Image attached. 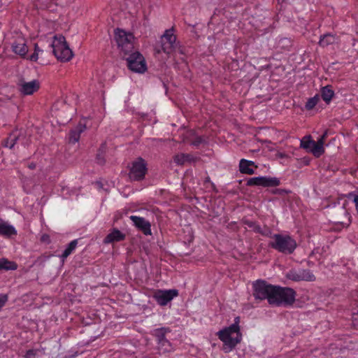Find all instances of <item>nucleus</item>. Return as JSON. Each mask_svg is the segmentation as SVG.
Instances as JSON below:
<instances>
[{
    "instance_id": "f257e3e1",
    "label": "nucleus",
    "mask_w": 358,
    "mask_h": 358,
    "mask_svg": "<svg viewBox=\"0 0 358 358\" xmlns=\"http://www.w3.org/2000/svg\"><path fill=\"white\" fill-rule=\"evenodd\" d=\"M239 323L240 317H236L232 324L220 330L216 334L219 339L224 343V350L226 352L234 350L242 341Z\"/></svg>"
},
{
    "instance_id": "f03ea898",
    "label": "nucleus",
    "mask_w": 358,
    "mask_h": 358,
    "mask_svg": "<svg viewBox=\"0 0 358 358\" xmlns=\"http://www.w3.org/2000/svg\"><path fill=\"white\" fill-rule=\"evenodd\" d=\"M296 292L289 287L275 285L270 305L274 306H291L295 301Z\"/></svg>"
},
{
    "instance_id": "7ed1b4c3",
    "label": "nucleus",
    "mask_w": 358,
    "mask_h": 358,
    "mask_svg": "<svg viewBox=\"0 0 358 358\" xmlns=\"http://www.w3.org/2000/svg\"><path fill=\"white\" fill-rule=\"evenodd\" d=\"M272 238L274 241L269 243V247L282 254L291 255L297 247L296 241L289 235L275 234Z\"/></svg>"
},
{
    "instance_id": "20e7f679",
    "label": "nucleus",
    "mask_w": 358,
    "mask_h": 358,
    "mask_svg": "<svg viewBox=\"0 0 358 358\" xmlns=\"http://www.w3.org/2000/svg\"><path fill=\"white\" fill-rule=\"evenodd\" d=\"M51 45L54 55L60 62H68L73 57V52L66 43L64 36H55Z\"/></svg>"
},
{
    "instance_id": "39448f33",
    "label": "nucleus",
    "mask_w": 358,
    "mask_h": 358,
    "mask_svg": "<svg viewBox=\"0 0 358 358\" xmlns=\"http://www.w3.org/2000/svg\"><path fill=\"white\" fill-rule=\"evenodd\" d=\"M275 285L268 283L264 280H257L252 282V295L256 300L267 299L270 304L272 292Z\"/></svg>"
},
{
    "instance_id": "423d86ee",
    "label": "nucleus",
    "mask_w": 358,
    "mask_h": 358,
    "mask_svg": "<svg viewBox=\"0 0 358 358\" xmlns=\"http://www.w3.org/2000/svg\"><path fill=\"white\" fill-rule=\"evenodd\" d=\"M115 38L118 47L125 55L133 51L134 37L132 34L117 29L115 31Z\"/></svg>"
},
{
    "instance_id": "0eeeda50",
    "label": "nucleus",
    "mask_w": 358,
    "mask_h": 358,
    "mask_svg": "<svg viewBox=\"0 0 358 358\" xmlns=\"http://www.w3.org/2000/svg\"><path fill=\"white\" fill-rule=\"evenodd\" d=\"M125 59L128 69L135 73H143L147 70V64L144 57L138 51L131 52Z\"/></svg>"
},
{
    "instance_id": "6e6552de",
    "label": "nucleus",
    "mask_w": 358,
    "mask_h": 358,
    "mask_svg": "<svg viewBox=\"0 0 358 358\" xmlns=\"http://www.w3.org/2000/svg\"><path fill=\"white\" fill-rule=\"evenodd\" d=\"M176 36L173 34V29H166L161 37V49H157V52L162 51L167 55L171 54L176 47Z\"/></svg>"
},
{
    "instance_id": "1a4fd4ad",
    "label": "nucleus",
    "mask_w": 358,
    "mask_h": 358,
    "mask_svg": "<svg viewBox=\"0 0 358 358\" xmlns=\"http://www.w3.org/2000/svg\"><path fill=\"white\" fill-rule=\"evenodd\" d=\"M285 276L287 279L294 282H313L316 279L310 270L303 268H292L286 273Z\"/></svg>"
},
{
    "instance_id": "9d476101",
    "label": "nucleus",
    "mask_w": 358,
    "mask_h": 358,
    "mask_svg": "<svg viewBox=\"0 0 358 358\" xmlns=\"http://www.w3.org/2000/svg\"><path fill=\"white\" fill-rule=\"evenodd\" d=\"M146 173V163L143 159L139 157L132 163L129 176L131 180L140 181L145 178Z\"/></svg>"
},
{
    "instance_id": "9b49d317",
    "label": "nucleus",
    "mask_w": 358,
    "mask_h": 358,
    "mask_svg": "<svg viewBox=\"0 0 358 358\" xmlns=\"http://www.w3.org/2000/svg\"><path fill=\"white\" fill-rule=\"evenodd\" d=\"M280 184V181L275 177L258 176L249 178L247 180L248 186H262L264 187H277Z\"/></svg>"
},
{
    "instance_id": "f8f14e48",
    "label": "nucleus",
    "mask_w": 358,
    "mask_h": 358,
    "mask_svg": "<svg viewBox=\"0 0 358 358\" xmlns=\"http://www.w3.org/2000/svg\"><path fill=\"white\" fill-rule=\"evenodd\" d=\"M178 295V291L175 289L168 290L157 289L153 294L152 297L159 306H164Z\"/></svg>"
},
{
    "instance_id": "ddd939ff",
    "label": "nucleus",
    "mask_w": 358,
    "mask_h": 358,
    "mask_svg": "<svg viewBox=\"0 0 358 358\" xmlns=\"http://www.w3.org/2000/svg\"><path fill=\"white\" fill-rule=\"evenodd\" d=\"M19 90L23 95H31L40 88V83L37 80L26 82L23 79L18 83Z\"/></svg>"
},
{
    "instance_id": "4468645a",
    "label": "nucleus",
    "mask_w": 358,
    "mask_h": 358,
    "mask_svg": "<svg viewBox=\"0 0 358 358\" xmlns=\"http://www.w3.org/2000/svg\"><path fill=\"white\" fill-rule=\"evenodd\" d=\"M129 218L137 229L141 231L144 235L149 236L152 234L151 224L149 221L146 220L144 217L136 215H131Z\"/></svg>"
},
{
    "instance_id": "2eb2a0df",
    "label": "nucleus",
    "mask_w": 358,
    "mask_h": 358,
    "mask_svg": "<svg viewBox=\"0 0 358 358\" xmlns=\"http://www.w3.org/2000/svg\"><path fill=\"white\" fill-rule=\"evenodd\" d=\"M257 168V166L255 164V162L250 160L242 159L239 162V171L241 173L252 175L255 173V169Z\"/></svg>"
},
{
    "instance_id": "dca6fc26",
    "label": "nucleus",
    "mask_w": 358,
    "mask_h": 358,
    "mask_svg": "<svg viewBox=\"0 0 358 358\" xmlns=\"http://www.w3.org/2000/svg\"><path fill=\"white\" fill-rule=\"evenodd\" d=\"M198 160V158L190 155L180 153L174 156L173 161L178 165H184L186 163H193Z\"/></svg>"
},
{
    "instance_id": "f3484780",
    "label": "nucleus",
    "mask_w": 358,
    "mask_h": 358,
    "mask_svg": "<svg viewBox=\"0 0 358 358\" xmlns=\"http://www.w3.org/2000/svg\"><path fill=\"white\" fill-rule=\"evenodd\" d=\"M85 129L86 126L85 124L79 123L76 128L71 129L69 132V143L74 144L78 142L81 133H83Z\"/></svg>"
},
{
    "instance_id": "a211bd4d",
    "label": "nucleus",
    "mask_w": 358,
    "mask_h": 358,
    "mask_svg": "<svg viewBox=\"0 0 358 358\" xmlns=\"http://www.w3.org/2000/svg\"><path fill=\"white\" fill-rule=\"evenodd\" d=\"M126 236L117 229H113L112 231L108 234L104 238L105 243H110L113 242H119L124 240Z\"/></svg>"
},
{
    "instance_id": "6ab92c4d",
    "label": "nucleus",
    "mask_w": 358,
    "mask_h": 358,
    "mask_svg": "<svg viewBox=\"0 0 358 358\" xmlns=\"http://www.w3.org/2000/svg\"><path fill=\"white\" fill-rule=\"evenodd\" d=\"M0 235L5 237H11L17 235L15 227L7 222H0Z\"/></svg>"
},
{
    "instance_id": "aec40b11",
    "label": "nucleus",
    "mask_w": 358,
    "mask_h": 358,
    "mask_svg": "<svg viewBox=\"0 0 358 358\" xmlns=\"http://www.w3.org/2000/svg\"><path fill=\"white\" fill-rule=\"evenodd\" d=\"M171 331L169 327H161L153 330L152 335L155 337L157 343L166 340V335Z\"/></svg>"
},
{
    "instance_id": "412c9836",
    "label": "nucleus",
    "mask_w": 358,
    "mask_h": 358,
    "mask_svg": "<svg viewBox=\"0 0 358 358\" xmlns=\"http://www.w3.org/2000/svg\"><path fill=\"white\" fill-rule=\"evenodd\" d=\"M21 135L17 131H14L3 142L5 147L13 148L18 141L21 140Z\"/></svg>"
},
{
    "instance_id": "4be33fe9",
    "label": "nucleus",
    "mask_w": 358,
    "mask_h": 358,
    "mask_svg": "<svg viewBox=\"0 0 358 358\" xmlns=\"http://www.w3.org/2000/svg\"><path fill=\"white\" fill-rule=\"evenodd\" d=\"M321 97L328 104L334 96V91L331 85H327L321 89Z\"/></svg>"
},
{
    "instance_id": "5701e85b",
    "label": "nucleus",
    "mask_w": 358,
    "mask_h": 358,
    "mask_svg": "<svg viewBox=\"0 0 358 358\" xmlns=\"http://www.w3.org/2000/svg\"><path fill=\"white\" fill-rule=\"evenodd\" d=\"M17 268V265L15 262L9 261L6 258H0V271H15Z\"/></svg>"
},
{
    "instance_id": "b1692460",
    "label": "nucleus",
    "mask_w": 358,
    "mask_h": 358,
    "mask_svg": "<svg viewBox=\"0 0 358 358\" xmlns=\"http://www.w3.org/2000/svg\"><path fill=\"white\" fill-rule=\"evenodd\" d=\"M77 245V240H73L68 244L66 248L64 250L63 253L59 256L62 262H64L72 253V252L76 249Z\"/></svg>"
},
{
    "instance_id": "393cba45",
    "label": "nucleus",
    "mask_w": 358,
    "mask_h": 358,
    "mask_svg": "<svg viewBox=\"0 0 358 358\" xmlns=\"http://www.w3.org/2000/svg\"><path fill=\"white\" fill-rule=\"evenodd\" d=\"M336 38L334 35L327 34L320 37L319 45L322 47H326L330 44L334 43Z\"/></svg>"
},
{
    "instance_id": "a878e982",
    "label": "nucleus",
    "mask_w": 358,
    "mask_h": 358,
    "mask_svg": "<svg viewBox=\"0 0 358 358\" xmlns=\"http://www.w3.org/2000/svg\"><path fill=\"white\" fill-rule=\"evenodd\" d=\"M13 50L15 53L20 55L24 56L26 55V53L28 51L27 46L25 43H14L12 46Z\"/></svg>"
},
{
    "instance_id": "bb28decb",
    "label": "nucleus",
    "mask_w": 358,
    "mask_h": 358,
    "mask_svg": "<svg viewBox=\"0 0 358 358\" xmlns=\"http://www.w3.org/2000/svg\"><path fill=\"white\" fill-rule=\"evenodd\" d=\"M314 141H315L312 140L310 136H305L301 141L300 147L310 152L313 144H314Z\"/></svg>"
},
{
    "instance_id": "cd10ccee",
    "label": "nucleus",
    "mask_w": 358,
    "mask_h": 358,
    "mask_svg": "<svg viewBox=\"0 0 358 358\" xmlns=\"http://www.w3.org/2000/svg\"><path fill=\"white\" fill-rule=\"evenodd\" d=\"M158 349L162 351V352H166L171 350L172 347L171 344L167 339L159 342L158 343Z\"/></svg>"
},
{
    "instance_id": "c85d7f7f",
    "label": "nucleus",
    "mask_w": 358,
    "mask_h": 358,
    "mask_svg": "<svg viewBox=\"0 0 358 358\" xmlns=\"http://www.w3.org/2000/svg\"><path fill=\"white\" fill-rule=\"evenodd\" d=\"M319 101L320 96L317 94L312 98L308 99L305 106L307 110L313 109L317 105Z\"/></svg>"
},
{
    "instance_id": "c756f323",
    "label": "nucleus",
    "mask_w": 358,
    "mask_h": 358,
    "mask_svg": "<svg viewBox=\"0 0 358 358\" xmlns=\"http://www.w3.org/2000/svg\"><path fill=\"white\" fill-rule=\"evenodd\" d=\"M315 157H320L324 152V148H321L315 143L314 141V144H313L312 148L310 151Z\"/></svg>"
},
{
    "instance_id": "7c9ffc66",
    "label": "nucleus",
    "mask_w": 358,
    "mask_h": 358,
    "mask_svg": "<svg viewBox=\"0 0 358 358\" xmlns=\"http://www.w3.org/2000/svg\"><path fill=\"white\" fill-rule=\"evenodd\" d=\"M256 233L260 234L262 236H266V237H271L272 238V231L271 229L264 225V227H261L260 228L256 229Z\"/></svg>"
},
{
    "instance_id": "2f4dec72",
    "label": "nucleus",
    "mask_w": 358,
    "mask_h": 358,
    "mask_svg": "<svg viewBox=\"0 0 358 358\" xmlns=\"http://www.w3.org/2000/svg\"><path fill=\"white\" fill-rule=\"evenodd\" d=\"M105 147V144H103L101 148L99 149L98 153L96 154V161L99 164H103L105 163V159L103 157V148Z\"/></svg>"
},
{
    "instance_id": "473e14b6",
    "label": "nucleus",
    "mask_w": 358,
    "mask_h": 358,
    "mask_svg": "<svg viewBox=\"0 0 358 358\" xmlns=\"http://www.w3.org/2000/svg\"><path fill=\"white\" fill-rule=\"evenodd\" d=\"M203 142V139L201 136H196L193 141L190 142V144L195 147H199Z\"/></svg>"
},
{
    "instance_id": "72a5a7b5",
    "label": "nucleus",
    "mask_w": 358,
    "mask_h": 358,
    "mask_svg": "<svg viewBox=\"0 0 358 358\" xmlns=\"http://www.w3.org/2000/svg\"><path fill=\"white\" fill-rule=\"evenodd\" d=\"M289 192V191L286 190L285 189H279L276 188L271 190V193L273 194H279V195H285Z\"/></svg>"
},
{
    "instance_id": "f704fd0d",
    "label": "nucleus",
    "mask_w": 358,
    "mask_h": 358,
    "mask_svg": "<svg viewBox=\"0 0 358 358\" xmlns=\"http://www.w3.org/2000/svg\"><path fill=\"white\" fill-rule=\"evenodd\" d=\"M245 224L248 225L250 228H252V230L256 233V229L260 228L261 226L257 224L255 222L252 221H245Z\"/></svg>"
},
{
    "instance_id": "c9c22d12",
    "label": "nucleus",
    "mask_w": 358,
    "mask_h": 358,
    "mask_svg": "<svg viewBox=\"0 0 358 358\" xmlns=\"http://www.w3.org/2000/svg\"><path fill=\"white\" fill-rule=\"evenodd\" d=\"M37 350H29L26 352V354L24 355L25 358H34L36 355Z\"/></svg>"
},
{
    "instance_id": "e433bc0d",
    "label": "nucleus",
    "mask_w": 358,
    "mask_h": 358,
    "mask_svg": "<svg viewBox=\"0 0 358 358\" xmlns=\"http://www.w3.org/2000/svg\"><path fill=\"white\" fill-rule=\"evenodd\" d=\"M8 301V296L6 294H0V309L4 306Z\"/></svg>"
},
{
    "instance_id": "4c0bfd02",
    "label": "nucleus",
    "mask_w": 358,
    "mask_h": 358,
    "mask_svg": "<svg viewBox=\"0 0 358 358\" xmlns=\"http://www.w3.org/2000/svg\"><path fill=\"white\" fill-rule=\"evenodd\" d=\"M41 241L43 243H50V238L48 234H43L41 237Z\"/></svg>"
},
{
    "instance_id": "58836bf2",
    "label": "nucleus",
    "mask_w": 358,
    "mask_h": 358,
    "mask_svg": "<svg viewBox=\"0 0 358 358\" xmlns=\"http://www.w3.org/2000/svg\"><path fill=\"white\" fill-rule=\"evenodd\" d=\"M38 49H37V45H36V48H35V52L31 56V60L32 61H36L38 59Z\"/></svg>"
},
{
    "instance_id": "ea45409f",
    "label": "nucleus",
    "mask_w": 358,
    "mask_h": 358,
    "mask_svg": "<svg viewBox=\"0 0 358 358\" xmlns=\"http://www.w3.org/2000/svg\"><path fill=\"white\" fill-rule=\"evenodd\" d=\"M315 143H316L317 145H319L320 147H321V148H324V141H322V139L319 138V139L317 140V141H315Z\"/></svg>"
},
{
    "instance_id": "a19ab883",
    "label": "nucleus",
    "mask_w": 358,
    "mask_h": 358,
    "mask_svg": "<svg viewBox=\"0 0 358 358\" xmlns=\"http://www.w3.org/2000/svg\"><path fill=\"white\" fill-rule=\"evenodd\" d=\"M276 156L278 157V158H280V159H282V158H285V157H287V155L285 153H282V152H278L277 153Z\"/></svg>"
},
{
    "instance_id": "79ce46f5",
    "label": "nucleus",
    "mask_w": 358,
    "mask_h": 358,
    "mask_svg": "<svg viewBox=\"0 0 358 358\" xmlns=\"http://www.w3.org/2000/svg\"><path fill=\"white\" fill-rule=\"evenodd\" d=\"M281 42L282 43H285L287 45H291V43H292L291 41L289 39H287V38L282 39Z\"/></svg>"
},
{
    "instance_id": "37998d69",
    "label": "nucleus",
    "mask_w": 358,
    "mask_h": 358,
    "mask_svg": "<svg viewBox=\"0 0 358 358\" xmlns=\"http://www.w3.org/2000/svg\"><path fill=\"white\" fill-rule=\"evenodd\" d=\"M327 135V131H325V132H324V134L320 136V139H322V141H324V139H325V138H326Z\"/></svg>"
},
{
    "instance_id": "c03bdc74",
    "label": "nucleus",
    "mask_w": 358,
    "mask_h": 358,
    "mask_svg": "<svg viewBox=\"0 0 358 358\" xmlns=\"http://www.w3.org/2000/svg\"><path fill=\"white\" fill-rule=\"evenodd\" d=\"M29 168L31 169H34L36 168V164L34 163H31L29 165Z\"/></svg>"
},
{
    "instance_id": "a18cd8bd",
    "label": "nucleus",
    "mask_w": 358,
    "mask_h": 358,
    "mask_svg": "<svg viewBox=\"0 0 358 358\" xmlns=\"http://www.w3.org/2000/svg\"><path fill=\"white\" fill-rule=\"evenodd\" d=\"M65 358H70V357H65Z\"/></svg>"
}]
</instances>
